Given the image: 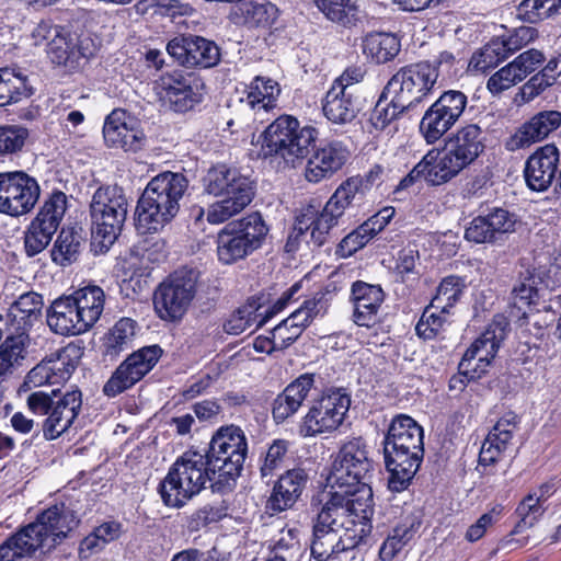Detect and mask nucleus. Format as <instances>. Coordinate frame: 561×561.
I'll return each instance as SVG.
<instances>
[{"label": "nucleus", "mask_w": 561, "mask_h": 561, "mask_svg": "<svg viewBox=\"0 0 561 561\" xmlns=\"http://www.w3.org/2000/svg\"><path fill=\"white\" fill-rule=\"evenodd\" d=\"M483 150L481 127L468 124L448 138L443 150L431 149L400 184L407 187L419 180L431 185L447 183L471 165Z\"/></svg>", "instance_id": "nucleus-1"}, {"label": "nucleus", "mask_w": 561, "mask_h": 561, "mask_svg": "<svg viewBox=\"0 0 561 561\" xmlns=\"http://www.w3.org/2000/svg\"><path fill=\"white\" fill-rule=\"evenodd\" d=\"M423 438L422 426L411 416L400 414L392 420L383 442L391 491H403L415 476L424 456Z\"/></svg>", "instance_id": "nucleus-2"}, {"label": "nucleus", "mask_w": 561, "mask_h": 561, "mask_svg": "<svg viewBox=\"0 0 561 561\" xmlns=\"http://www.w3.org/2000/svg\"><path fill=\"white\" fill-rule=\"evenodd\" d=\"M77 523L75 513L65 504L50 506L0 546V561H15L31 557L38 549H50L66 538Z\"/></svg>", "instance_id": "nucleus-3"}, {"label": "nucleus", "mask_w": 561, "mask_h": 561, "mask_svg": "<svg viewBox=\"0 0 561 561\" xmlns=\"http://www.w3.org/2000/svg\"><path fill=\"white\" fill-rule=\"evenodd\" d=\"M203 191L219 198L209 205L206 211V219L211 225L222 224L241 213L255 194L251 179L226 164H217L207 171L203 178ZM193 215L199 220L205 210L197 207L193 209Z\"/></svg>", "instance_id": "nucleus-4"}, {"label": "nucleus", "mask_w": 561, "mask_h": 561, "mask_svg": "<svg viewBox=\"0 0 561 561\" xmlns=\"http://www.w3.org/2000/svg\"><path fill=\"white\" fill-rule=\"evenodd\" d=\"M187 188L188 180L182 173L167 171L152 178L137 203V230L140 233L161 230L178 215Z\"/></svg>", "instance_id": "nucleus-5"}, {"label": "nucleus", "mask_w": 561, "mask_h": 561, "mask_svg": "<svg viewBox=\"0 0 561 561\" xmlns=\"http://www.w3.org/2000/svg\"><path fill=\"white\" fill-rule=\"evenodd\" d=\"M105 295L99 286H87L55 299L46 311L48 328L61 336L88 332L100 319Z\"/></svg>", "instance_id": "nucleus-6"}, {"label": "nucleus", "mask_w": 561, "mask_h": 561, "mask_svg": "<svg viewBox=\"0 0 561 561\" xmlns=\"http://www.w3.org/2000/svg\"><path fill=\"white\" fill-rule=\"evenodd\" d=\"M206 450L188 449L169 468L158 486L163 504L171 508H181L205 489L206 483L217 476L213 471Z\"/></svg>", "instance_id": "nucleus-7"}, {"label": "nucleus", "mask_w": 561, "mask_h": 561, "mask_svg": "<svg viewBox=\"0 0 561 561\" xmlns=\"http://www.w3.org/2000/svg\"><path fill=\"white\" fill-rule=\"evenodd\" d=\"M321 502L323 506L318 513L317 522L335 528L340 533L368 528L371 531L373 490L371 486H360L356 491L347 489L324 488Z\"/></svg>", "instance_id": "nucleus-8"}, {"label": "nucleus", "mask_w": 561, "mask_h": 561, "mask_svg": "<svg viewBox=\"0 0 561 561\" xmlns=\"http://www.w3.org/2000/svg\"><path fill=\"white\" fill-rule=\"evenodd\" d=\"M319 136L311 125L301 126L299 121L290 115H282L271 123L260 135L261 149L259 157H279L287 164L301 162L310 151Z\"/></svg>", "instance_id": "nucleus-9"}, {"label": "nucleus", "mask_w": 561, "mask_h": 561, "mask_svg": "<svg viewBox=\"0 0 561 561\" xmlns=\"http://www.w3.org/2000/svg\"><path fill=\"white\" fill-rule=\"evenodd\" d=\"M128 198L117 185L99 187L90 204L92 236L107 250L119 236L128 213Z\"/></svg>", "instance_id": "nucleus-10"}, {"label": "nucleus", "mask_w": 561, "mask_h": 561, "mask_svg": "<svg viewBox=\"0 0 561 561\" xmlns=\"http://www.w3.org/2000/svg\"><path fill=\"white\" fill-rule=\"evenodd\" d=\"M270 228L260 213H251L227 224L217 236V255L224 264H232L260 249Z\"/></svg>", "instance_id": "nucleus-11"}, {"label": "nucleus", "mask_w": 561, "mask_h": 561, "mask_svg": "<svg viewBox=\"0 0 561 561\" xmlns=\"http://www.w3.org/2000/svg\"><path fill=\"white\" fill-rule=\"evenodd\" d=\"M206 453L213 471L217 472V483L230 485L241 474L248 455L244 432L236 425L221 426L214 434Z\"/></svg>", "instance_id": "nucleus-12"}, {"label": "nucleus", "mask_w": 561, "mask_h": 561, "mask_svg": "<svg viewBox=\"0 0 561 561\" xmlns=\"http://www.w3.org/2000/svg\"><path fill=\"white\" fill-rule=\"evenodd\" d=\"M370 470L371 461L365 443L360 438H354L340 448L327 476L325 488L356 491L363 485L370 486Z\"/></svg>", "instance_id": "nucleus-13"}, {"label": "nucleus", "mask_w": 561, "mask_h": 561, "mask_svg": "<svg viewBox=\"0 0 561 561\" xmlns=\"http://www.w3.org/2000/svg\"><path fill=\"white\" fill-rule=\"evenodd\" d=\"M198 273L193 268L173 272L156 289L154 310L165 321H176L186 313L196 293Z\"/></svg>", "instance_id": "nucleus-14"}, {"label": "nucleus", "mask_w": 561, "mask_h": 561, "mask_svg": "<svg viewBox=\"0 0 561 561\" xmlns=\"http://www.w3.org/2000/svg\"><path fill=\"white\" fill-rule=\"evenodd\" d=\"M438 79V69L428 61L411 64L400 68L388 81L386 92L394 95L400 106L414 110L433 91Z\"/></svg>", "instance_id": "nucleus-15"}, {"label": "nucleus", "mask_w": 561, "mask_h": 561, "mask_svg": "<svg viewBox=\"0 0 561 561\" xmlns=\"http://www.w3.org/2000/svg\"><path fill=\"white\" fill-rule=\"evenodd\" d=\"M350 407L351 394L346 389H328L302 417L299 426L300 436L314 437L336 431L342 425Z\"/></svg>", "instance_id": "nucleus-16"}, {"label": "nucleus", "mask_w": 561, "mask_h": 561, "mask_svg": "<svg viewBox=\"0 0 561 561\" xmlns=\"http://www.w3.org/2000/svg\"><path fill=\"white\" fill-rule=\"evenodd\" d=\"M158 99L174 112L185 113L202 102L204 83L181 69L162 72L152 83Z\"/></svg>", "instance_id": "nucleus-17"}, {"label": "nucleus", "mask_w": 561, "mask_h": 561, "mask_svg": "<svg viewBox=\"0 0 561 561\" xmlns=\"http://www.w3.org/2000/svg\"><path fill=\"white\" fill-rule=\"evenodd\" d=\"M468 103L467 95L458 90H447L425 111L420 122V133L430 145L438 141L460 119Z\"/></svg>", "instance_id": "nucleus-18"}, {"label": "nucleus", "mask_w": 561, "mask_h": 561, "mask_svg": "<svg viewBox=\"0 0 561 561\" xmlns=\"http://www.w3.org/2000/svg\"><path fill=\"white\" fill-rule=\"evenodd\" d=\"M510 332V321L503 314H496L485 330L470 345L459 364L465 374L480 377L494 359L501 344Z\"/></svg>", "instance_id": "nucleus-19"}, {"label": "nucleus", "mask_w": 561, "mask_h": 561, "mask_svg": "<svg viewBox=\"0 0 561 561\" xmlns=\"http://www.w3.org/2000/svg\"><path fill=\"white\" fill-rule=\"evenodd\" d=\"M66 209V194L60 191L54 192L25 231L24 247L28 256H35L49 244Z\"/></svg>", "instance_id": "nucleus-20"}, {"label": "nucleus", "mask_w": 561, "mask_h": 561, "mask_svg": "<svg viewBox=\"0 0 561 561\" xmlns=\"http://www.w3.org/2000/svg\"><path fill=\"white\" fill-rule=\"evenodd\" d=\"M81 355L79 346L75 343L67 344L33 367L25 377L24 386L37 388L67 381L76 370Z\"/></svg>", "instance_id": "nucleus-21"}, {"label": "nucleus", "mask_w": 561, "mask_h": 561, "mask_svg": "<svg viewBox=\"0 0 561 561\" xmlns=\"http://www.w3.org/2000/svg\"><path fill=\"white\" fill-rule=\"evenodd\" d=\"M39 197L37 182L22 171L0 173V211L10 216L28 213Z\"/></svg>", "instance_id": "nucleus-22"}, {"label": "nucleus", "mask_w": 561, "mask_h": 561, "mask_svg": "<svg viewBox=\"0 0 561 561\" xmlns=\"http://www.w3.org/2000/svg\"><path fill=\"white\" fill-rule=\"evenodd\" d=\"M162 354L158 345L146 346L129 355L105 382L103 392L114 398L141 380Z\"/></svg>", "instance_id": "nucleus-23"}, {"label": "nucleus", "mask_w": 561, "mask_h": 561, "mask_svg": "<svg viewBox=\"0 0 561 561\" xmlns=\"http://www.w3.org/2000/svg\"><path fill=\"white\" fill-rule=\"evenodd\" d=\"M95 53L94 41L87 34L70 33L61 28L47 43V55L51 62L76 70Z\"/></svg>", "instance_id": "nucleus-24"}, {"label": "nucleus", "mask_w": 561, "mask_h": 561, "mask_svg": "<svg viewBox=\"0 0 561 561\" xmlns=\"http://www.w3.org/2000/svg\"><path fill=\"white\" fill-rule=\"evenodd\" d=\"M368 528L348 533L337 531L335 528L316 522L313 526L311 556L318 561H329L341 553L353 550L367 537Z\"/></svg>", "instance_id": "nucleus-25"}, {"label": "nucleus", "mask_w": 561, "mask_h": 561, "mask_svg": "<svg viewBox=\"0 0 561 561\" xmlns=\"http://www.w3.org/2000/svg\"><path fill=\"white\" fill-rule=\"evenodd\" d=\"M168 54L184 67L210 68L220 60L218 46L201 36H178L167 45Z\"/></svg>", "instance_id": "nucleus-26"}, {"label": "nucleus", "mask_w": 561, "mask_h": 561, "mask_svg": "<svg viewBox=\"0 0 561 561\" xmlns=\"http://www.w3.org/2000/svg\"><path fill=\"white\" fill-rule=\"evenodd\" d=\"M518 424L519 417L516 413L510 411L500 417L490 430L479 454V466L482 467L481 473L485 478L492 473L491 467L500 460L502 454L508 448Z\"/></svg>", "instance_id": "nucleus-27"}, {"label": "nucleus", "mask_w": 561, "mask_h": 561, "mask_svg": "<svg viewBox=\"0 0 561 561\" xmlns=\"http://www.w3.org/2000/svg\"><path fill=\"white\" fill-rule=\"evenodd\" d=\"M103 137L110 147L125 151H137L144 142V133L138 122L126 111L116 108L105 118Z\"/></svg>", "instance_id": "nucleus-28"}, {"label": "nucleus", "mask_w": 561, "mask_h": 561, "mask_svg": "<svg viewBox=\"0 0 561 561\" xmlns=\"http://www.w3.org/2000/svg\"><path fill=\"white\" fill-rule=\"evenodd\" d=\"M559 163L560 153L554 144L538 148L525 163L524 178L527 186L536 192L546 191L556 179Z\"/></svg>", "instance_id": "nucleus-29"}, {"label": "nucleus", "mask_w": 561, "mask_h": 561, "mask_svg": "<svg viewBox=\"0 0 561 561\" xmlns=\"http://www.w3.org/2000/svg\"><path fill=\"white\" fill-rule=\"evenodd\" d=\"M350 157L347 147L337 140L318 147L309 157L305 178L310 183H319L342 169Z\"/></svg>", "instance_id": "nucleus-30"}, {"label": "nucleus", "mask_w": 561, "mask_h": 561, "mask_svg": "<svg viewBox=\"0 0 561 561\" xmlns=\"http://www.w3.org/2000/svg\"><path fill=\"white\" fill-rule=\"evenodd\" d=\"M82 407V394L78 389L64 393L51 407L43 422V436L53 440L66 433L75 423Z\"/></svg>", "instance_id": "nucleus-31"}, {"label": "nucleus", "mask_w": 561, "mask_h": 561, "mask_svg": "<svg viewBox=\"0 0 561 561\" xmlns=\"http://www.w3.org/2000/svg\"><path fill=\"white\" fill-rule=\"evenodd\" d=\"M385 300L379 285L356 280L351 286L350 301L353 305V321L359 327L370 328L378 321V311Z\"/></svg>", "instance_id": "nucleus-32"}, {"label": "nucleus", "mask_w": 561, "mask_h": 561, "mask_svg": "<svg viewBox=\"0 0 561 561\" xmlns=\"http://www.w3.org/2000/svg\"><path fill=\"white\" fill-rule=\"evenodd\" d=\"M307 482L308 474L304 469L287 470L273 486L266 502L267 512L276 514L291 508L300 499Z\"/></svg>", "instance_id": "nucleus-33"}, {"label": "nucleus", "mask_w": 561, "mask_h": 561, "mask_svg": "<svg viewBox=\"0 0 561 561\" xmlns=\"http://www.w3.org/2000/svg\"><path fill=\"white\" fill-rule=\"evenodd\" d=\"M561 125V113L543 111L523 124L507 142L510 150H517L541 141Z\"/></svg>", "instance_id": "nucleus-34"}, {"label": "nucleus", "mask_w": 561, "mask_h": 561, "mask_svg": "<svg viewBox=\"0 0 561 561\" xmlns=\"http://www.w3.org/2000/svg\"><path fill=\"white\" fill-rule=\"evenodd\" d=\"M314 374L306 373L293 380L273 403V417L283 422L294 415L314 386Z\"/></svg>", "instance_id": "nucleus-35"}, {"label": "nucleus", "mask_w": 561, "mask_h": 561, "mask_svg": "<svg viewBox=\"0 0 561 561\" xmlns=\"http://www.w3.org/2000/svg\"><path fill=\"white\" fill-rule=\"evenodd\" d=\"M358 111L354 92L337 89V85H331L322 100L323 115L332 124H348L357 116Z\"/></svg>", "instance_id": "nucleus-36"}, {"label": "nucleus", "mask_w": 561, "mask_h": 561, "mask_svg": "<svg viewBox=\"0 0 561 561\" xmlns=\"http://www.w3.org/2000/svg\"><path fill=\"white\" fill-rule=\"evenodd\" d=\"M337 224V220L323 209L320 211L316 206L308 205L300 209L296 217V230L298 233L310 232V238L317 247L324 244L330 230Z\"/></svg>", "instance_id": "nucleus-37"}, {"label": "nucleus", "mask_w": 561, "mask_h": 561, "mask_svg": "<svg viewBox=\"0 0 561 561\" xmlns=\"http://www.w3.org/2000/svg\"><path fill=\"white\" fill-rule=\"evenodd\" d=\"M232 14L250 27H270L278 16V9L270 1L249 0L237 4Z\"/></svg>", "instance_id": "nucleus-38"}, {"label": "nucleus", "mask_w": 561, "mask_h": 561, "mask_svg": "<svg viewBox=\"0 0 561 561\" xmlns=\"http://www.w3.org/2000/svg\"><path fill=\"white\" fill-rule=\"evenodd\" d=\"M421 527V520L417 516L404 518L388 535L379 549L381 561L393 560L401 550L408 546L417 535Z\"/></svg>", "instance_id": "nucleus-39"}, {"label": "nucleus", "mask_w": 561, "mask_h": 561, "mask_svg": "<svg viewBox=\"0 0 561 561\" xmlns=\"http://www.w3.org/2000/svg\"><path fill=\"white\" fill-rule=\"evenodd\" d=\"M401 50L398 35L386 32H374L365 36L363 53L375 64H386L393 60Z\"/></svg>", "instance_id": "nucleus-40"}, {"label": "nucleus", "mask_w": 561, "mask_h": 561, "mask_svg": "<svg viewBox=\"0 0 561 561\" xmlns=\"http://www.w3.org/2000/svg\"><path fill=\"white\" fill-rule=\"evenodd\" d=\"M280 93L276 81L257 76L248 87L244 102L254 111H265L276 106L277 98Z\"/></svg>", "instance_id": "nucleus-41"}, {"label": "nucleus", "mask_w": 561, "mask_h": 561, "mask_svg": "<svg viewBox=\"0 0 561 561\" xmlns=\"http://www.w3.org/2000/svg\"><path fill=\"white\" fill-rule=\"evenodd\" d=\"M328 299L324 294L318 293L307 299L302 305L287 317V323L293 328L291 335L300 336L302 331L317 318L323 317L328 311Z\"/></svg>", "instance_id": "nucleus-42"}, {"label": "nucleus", "mask_w": 561, "mask_h": 561, "mask_svg": "<svg viewBox=\"0 0 561 561\" xmlns=\"http://www.w3.org/2000/svg\"><path fill=\"white\" fill-rule=\"evenodd\" d=\"M31 94L27 77L22 71L14 68L0 69V106L16 103Z\"/></svg>", "instance_id": "nucleus-43"}, {"label": "nucleus", "mask_w": 561, "mask_h": 561, "mask_svg": "<svg viewBox=\"0 0 561 561\" xmlns=\"http://www.w3.org/2000/svg\"><path fill=\"white\" fill-rule=\"evenodd\" d=\"M30 337L25 332L8 335L0 345V382L26 357Z\"/></svg>", "instance_id": "nucleus-44"}, {"label": "nucleus", "mask_w": 561, "mask_h": 561, "mask_svg": "<svg viewBox=\"0 0 561 561\" xmlns=\"http://www.w3.org/2000/svg\"><path fill=\"white\" fill-rule=\"evenodd\" d=\"M267 320L264 310L261 311V307L255 301H249L230 316L224 324V330L228 334L239 335L253 324H255V328L264 325Z\"/></svg>", "instance_id": "nucleus-45"}, {"label": "nucleus", "mask_w": 561, "mask_h": 561, "mask_svg": "<svg viewBox=\"0 0 561 561\" xmlns=\"http://www.w3.org/2000/svg\"><path fill=\"white\" fill-rule=\"evenodd\" d=\"M324 16L345 27L355 25L360 20V10L352 0H313Z\"/></svg>", "instance_id": "nucleus-46"}, {"label": "nucleus", "mask_w": 561, "mask_h": 561, "mask_svg": "<svg viewBox=\"0 0 561 561\" xmlns=\"http://www.w3.org/2000/svg\"><path fill=\"white\" fill-rule=\"evenodd\" d=\"M466 287V280L460 276L444 277L431 300L432 307L439 310V312H449L463 295Z\"/></svg>", "instance_id": "nucleus-47"}, {"label": "nucleus", "mask_w": 561, "mask_h": 561, "mask_svg": "<svg viewBox=\"0 0 561 561\" xmlns=\"http://www.w3.org/2000/svg\"><path fill=\"white\" fill-rule=\"evenodd\" d=\"M545 501L546 497L543 495H537L536 493L525 496L516 508L519 520L514 526L511 535H518L534 527L545 512L542 507V502Z\"/></svg>", "instance_id": "nucleus-48"}, {"label": "nucleus", "mask_w": 561, "mask_h": 561, "mask_svg": "<svg viewBox=\"0 0 561 561\" xmlns=\"http://www.w3.org/2000/svg\"><path fill=\"white\" fill-rule=\"evenodd\" d=\"M81 236L75 230L62 229L51 250L55 263L66 266L75 262L80 253Z\"/></svg>", "instance_id": "nucleus-49"}, {"label": "nucleus", "mask_w": 561, "mask_h": 561, "mask_svg": "<svg viewBox=\"0 0 561 561\" xmlns=\"http://www.w3.org/2000/svg\"><path fill=\"white\" fill-rule=\"evenodd\" d=\"M388 95L390 94L386 92L385 88L370 115L371 124L379 130L385 129L390 123L397 119L400 114L412 111L405 104L400 106L394 95H391V100L388 101Z\"/></svg>", "instance_id": "nucleus-50"}, {"label": "nucleus", "mask_w": 561, "mask_h": 561, "mask_svg": "<svg viewBox=\"0 0 561 561\" xmlns=\"http://www.w3.org/2000/svg\"><path fill=\"white\" fill-rule=\"evenodd\" d=\"M44 306L42 295L35 291L21 294L10 306V314L23 322L24 325H32L34 320L42 313Z\"/></svg>", "instance_id": "nucleus-51"}, {"label": "nucleus", "mask_w": 561, "mask_h": 561, "mask_svg": "<svg viewBox=\"0 0 561 561\" xmlns=\"http://www.w3.org/2000/svg\"><path fill=\"white\" fill-rule=\"evenodd\" d=\"M137 323L130 318H122L110 330L106 341V354L118 355L122 351L130 346Z\"/></svg>", "instance_id": "nucleus-52"}, {"label": "nucleus", "mask_w": 561, "mask_h": 561, "mask_svg": "<svg viewBox=\"0 0 561 561\" xmlns=\"http://www.w3.org/2000/svg\"><path fill=\"white\" fill-rule=\"evenodd\" d=\"M506 58H508V56L506 55L502 39L495 37L472 55L469 66L474 70L484 72L496 67Z\"/></svg>", "instance_id": "nucleus-53"}, {"label": "nucleus", "mask_w": 561, "mask_h": 561, "mask_svg": "<svg viewBox=\"0 0 561 561\" xmlns=\"http://www.w3.org/2000/svg\"><path fill=\"white\" fill-rule=\"evenodd\" d=\"M519 15L530 23L561 14V0H524L518 5Z\"/></svg>", "instance_id": "nucleus-54"}, {"label": "nucleus", "mask_w": 561, "mask_h": 561, "mask_svg": "<svg viewBox=\"0 0 561 561\" xmlns=\"http://www.w3.org/2000/svg\"><path fill=\"white\" fill-rule=\"evenodd\" d=\"M449 312H439L430 304L423 311L419 322L416 323V334L424 340L435 339L445 330Z\"/></svg>", "instance_id": "nucleus-55"}, {"label": "nucleus", "mask_w": 561, "mask_h": 561, "mask_svg": "<svg viewBox=\"0 0 561 561\" xmlns=\"http://www.w3.org/2000/svg\"><path fill=\"white\" fill-rule=\"evenodd\" d=\"M270 549L274 556L294 554L300 549V533L296 527H283L270 540Z\"/></svg>", "instance_id": "nucleus-56"}, {"label": "nucleus", "mask_w": 561, "mask_h": 561, "mask_svg": "<svg viewBox=\"0 0 561 561\" xmlns=\"http://www.w3.org/2000/svg\"><path fill=\"white\" fill-rule=\"evenodd\" d=\"M490 224V230L495 242L503 234L515 231L516 216L508 210L495 207L485 215Z\"/></svg>", "instance_id": "nucleus-57"}, {"label": "nucleus", "mask_w": 561, "mask_h": 561, "mask_svg": "<svg viewBox=\"0 0 561 561\" xmlns=\"http://www.w3.org/2000/svg\"><path fill=\"white\" fill-rule=\"evenodd\" d=\"M522 81L523 79L516 71V68L512 62H508L489 78L486 88L495 95L508 90Z\"/></svg>", "instance_id": "nucleus-58"}, {"label": "nucleus", "mask_w": 561, "mask_h": 561, "mask_svg": "<svg viewBox=\"0 0 561 561\" xmlns=\"http://www.w3.org/2000/svg\"><path fill=\"white\" fill-rule=\"evenodd\" d=\"M287 449L286 440L276 439L271 444L260 468L262 478L272 477L282 467Z\"/></svg>", "instance_id": "nucleus-59"}, {"label": "nucleus", "mask_w": 561, "mask_h": 561, "mask_svg": "<svg viewBox=\"0 0 561 561\" xmlns=\"http://www.w3.org/2000/svg\"><path fill=\"white\" fill-rule=\"evenodd\" d=\"M503 511L504 506L502 504L493 505L489 512L482 514L479 519L467 529L465 538L470 542H476L481 539L488 528L500 519Z\"/></svg>", "instance_id": "nucleus-60"}, {"label": "nucleus", "mask_w": 561, "mask_h": 561, "mask_svg": "<svg viewBox=\"0 0 561 561\" xmlns=\"http://www.w3.org/2000/svg\"><path fill=\"white\" fill-rule=\"evenodd\" d=\"M227 516V508L221 504H207L193 513L190 528L198 530L211 523H217Z\"/></svg>", "instance_id": "nucleus-61"}, {"label": "nucleus", "mask_w": 561, "mask_h": 561, "mask_svg": "<svg viewBox=\"0 0 561 561\" xmlns=\"http://www.w3.org/2000/svg\"><path fill=\"white\" fill-rule=\"evenodd\" d=\"M537 34L538 33L536 28L531 26H520L515 28L510 35L502 36L500 38L502 39L506 55L510 57L517 50L524 48L529 43L535 41Z\"/></svg>", "instance_id": "nucleus-62"}, {"label": "nucleus", "mask_w": 561, "mask_h": 561, "mask_svg": "<svg viewBox=\"0 0 561 561\" xmlns=\"http://www.w3.org/2000/svg\"><path fill=\"white\" fill-rule=\"evenodd\" d=\"M27 135V130L23 127H0V152L11 153L20 150Z\"/></svg>", "instance_id": "nucleus-63"}, {"label": "nucleus", "mask_w": 561, "mask_h": 561, "mask_svg": "<svg viewBox=\"0 0 561 561\" xmlns=\"http://www.w3.org/2000/svg\"><path fill=\"white\" fill-rule=\"evenodd\" d=\"M552 84V77L537 72L522 85L516 98H520L523 103H528L539 96L547 88L551 87Z\"/></svg>", "instance_id": "nucleus-64"}]
</instances>
